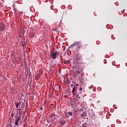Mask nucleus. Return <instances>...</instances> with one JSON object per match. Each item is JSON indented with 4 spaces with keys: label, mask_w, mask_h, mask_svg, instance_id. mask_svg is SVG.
<instances>
[{
    "label": "nucleus",
    "mask_w": 127,
    "mask_h": 127,
    "mask_svg": "<svg viewBox=\"0 0 127 127\" xmlns=\"http://www.w3.org/2000/svg\"><path fill=\"white\" fill-rule=\"evenodd\" d=\"M81 43V41H78V42H75L74 43H73L72 44H71L69 47L70 48H72V47H74V46H76V48L77 49H80V48H81V45H80V44Z\"/></svg>",
    "instance_id": "f257e3e1"
},
{
    "label": "nucleus",
    "mask_w": 127,
    "mask_h": 127,
    "mask_svg": "<svg viewBox=\"0 0 127 127\" xmlns=\"http://www.w3.org/2000/svg\"><path fill=\"white\" fill-rule=\"evenodd\" d=\"M57 54H58V53L57 52H56L55 53H51V56L53 59H56Z\"/></svg>",
    "instance_id": "f03ea898"
},
{
    "label": "nucleus",
    "mask_w": 127,
    "mask_h": 127,
    "mask_svg": "<svg viewBox=\"0 0 127 127\" xmlns=\"http://www.w3.org/2000/svg\"><path fill=\"white\" fill-rule=\"evenodd\" d=\"M16 118L17 119L15 120V126H17V125H18V122H19V121L21 120V118L18 117H16Z\"/></svg>",
    "instance_id": "7ed1b4c3"
},
{
    "label": "nucleus",
    "mask_w": 127,
    "mask_h": 127,
    "mask_svg": "<svg viewBox=\"0 0 127 127\" xmlns=\"http://www.w3.org/2000/svg\"><path fill=\"white\" fill-rule=\"evenodd\" d=\"M28 36L31 38H32L34 37V36H35V32H30L29 33Z\"/></svg>",
    "instance_id": "20e7f679"
},
{
    "label": "nucleus",
    "mask_w": 127,
    "mask_h": 127,
    "mask_svg": "<svg viewBox=\"0 0 127 127\" xmlns=\"http://www.w3.org/2000/svg\"><path fill=\"white\" fill-rule=\"evenodd\" d=\"M1 26H0V30L2 31V30H4V25H3V24H1Z\"/></svg>",
    "instance_id": "39448f33"
},
{
    "label": "nucleus",
    "mask_w": 127,
    "mask_h": 127,
    "mask_svg": "<svg viewBox=\"0 0 127 127\" xmlns=\"http://www.w3.org/2000/svg\"><path fill=\"white\" fill-rule=\"evenodd\" d=\"M40 76H41L40 74L37 73L36 75V80H39V78H40Z\"/></svg>",
    "instance_id": "423d86ee"
},
{
    "label": "nucleus",
    "mask_w": 127,
    "mask_h": 127,
    "mask_svg": "<svg viewBox=\"0 0 127 127\" xmlns=\"http://www.w3.org/2000/svg\"><path fill=\"white\" fill-rule=\"evenodd\" d=\"M65 123H66V122L64 120H63L60 122L61 126H64V125H65Z\"/></svg>",
    "instance_id": "0eeeda50"
},
{
    "label": "nucleus",
    "mask_w": 127,
    "mask_h": 127,
    "mask_svg": "<svg viewBox=\"0 0 127 127\" xmlns=\"http://www.w3.org/2000/svg\"><path fill=\"white\" fill-rule=\"evenodd\" d=\"M75 87H74L73 89H72V93L73 94V95L74 96L75 95Z\"/></svg>",
    "instance_id": "6e6552de"
},
{
    "label": "nucleus",
    "mask_w": 127,
    "mask_h": 127,
    "mask_svg": "<svg viewBox=\"0 0 127 127\" xmlns=\"http://www.w3.org/2000/svg\"><path fill=\"white\" fill-rule=\"evenodd\" d=\"M15 106L16 108H18V107H19V106H20V103L18 102L15 104Z\"/></svg>",
    "instance_id": "1a4fd4ad"
},
{
    "label": "nucleus",
    "mask_w": 127,
    "mask_h": 127,
    "mask_svg": "<svg viewBox=\"0 0 127 127\" xmlns=\"http://www.w3.org/2000/svg\"><path fill=\"white\" fill-rule=\"evenodd\" d=\"M69 62H70L69 60L65 61L64 62V64H68V63H69Z\"/></svg>",
    "instance_id": "9d476101"
},
{
    "label": "nucleus",
    "mask_w": 127,
    "mask_h": 127,
    "mask_svg": "<svg viewBox=\"0 0 127 127\" xmlns=\"http://www.w3.org/2000/svg\"><path fill=\"white\" fill-rule=\"evenodd\" d=\"M43 71H42V69H40L39 70V73H38V74H39V75H42V73H43Z\"/></svg>",
    "instance_id": "9b49d317"
},
{
    "label": "nucleus",
    "mask_w": 127,
    "mask_h": 127,
    "mask_svg": "<svg viewBox=\"0 0 127 127\" xmlns=\"http://www.w3.org/2000/svg\"><path fill=\"white\" fill-rule=\"evenodd\" d=\"M67 114L69 115V116H73V113L71 112H67Z\"/></svg>",
    "instance_id": "f8f14e48"
},
{
    "label": "nucleus",
    "mask_w": 127,
    "mask_h": 127,
    "mask_svg": "<svg viewBox=\"0 0 127 127\" xmlns=\"http://www.w3.org/2000/svg\"><path fill=\"white\" fill-rule=\"evenodd\" d=\"M51 118H55V113H53L52 114V115L51 116Z\"/></svg>",
    "instance_id": "ddd939ff"
},
{
    "label": "nucleus",
    "mask_w": 127,
    "mask_h": 127,
    "mask_svg": "<svg viewBox=\"0 0 127 127\" xmlns=\"http://www.w3.org/2000/svg\"><path fill=\"white\" fill-rule=\"evenodd\" d=\"M82 127H87V124H83L82 125Z\"/></svg>",
    "instance_id": "4468645a"
},
{
    "label": "nucleus",
    "mask_w": 127,
    "mask_h": 127,
    "mask_svg": "<svg viewBox=\"0 0 127 127\" xmlns=\"http://www.w3.org/2000/svg\"><path fill=\"white\" fill-rule=\"evenodd\" d=\"M20 110H21V111H22V110H23V107H21V108L19 109V110L20 111Z\"/></svg>",
    "instance_id": "2eb2a0df"
},
{
    "label": "nucleus",
    "mask_w": 127,
    "mask_h": 127,
    "mask_svg": "<svg viewBox=\"0 0 127 127\" xmlns=\"http://www.w3.org/2000/svg\"><path fill=\"white\" fill-rule=\"evenodd\" d=\"M84 113H82V114H81V117H84Z\"/></svg>",
    "instance_id": "dca6fc26"
},
{
    "label": "nucleus",
    "mask_w": 127,
    "mask_h": 127,
    "mask_svg": "<svg viewBox=\"0 0 127 127\" xmlns=\"http://www.w3.org/2000/svg\"><path fill=\"white\" fill-rule=\"evenodd\" d=\"M82 87H80V88H79V91H82Z\"/></svg>",
    "instance_id": "f3484780"
},
{
    "label": "nucleus",
    "mask_w": 127,
    "mask_h": 127,
    "mask_svg": "<svg viewBox=\"0 0 127 127\" xmlns=\"http://www.w3.org/2000/svg\"><path fill=\"white\" fill-rule=\"evenodd\" d=\"M13 116H14V115H13V114H12L11 115V117H12V118L13 117Z\"/></svg>",
    "instance_id": "a211bd4d"
},
{
    "label": "nucleus",
    "mask_w": 127,
    "mask_h": 127,
    "mask_svg": "<svg viewBox=\"0 0 127 127\" xmlns=\"http://www.w3.org/2000/svg\"><path fill=\"white\" fill-rule=\"evenodd\" d=\"M77 97L78 98H79V99H80V97L79 96V95H77Z\"/></svg>",
    "instance_id": "6ab92c4d"
},
{
    "label": "nucleus",
    "mask_w": 127,
    "mask_h": 127,
    "mask_svg": "<svg viewBox=\"0 0 127 127\" xmlns=\"http://www.w3.org/2000/svg\"><path fill=\"white\" fill-rule=\"evenodd\" d=\"M77 73H78V74H79L80 71H77Z\"/></svg>",
    "instance_id": "aec40b11"
},
{
    "label": "nucleus",
    "mask_w": 127,
    "mask_h": 127,
    "mask_svg": "<svg viewBox=\"0 0 127 127\" xmlns=\"http://www.w3.org/2000/svg\"><path fill=\"white\" fill-rule=\"evenodd\" d=\"M40 110H43V108L41 107V108H40Z\"/></svg>",
    "instance_id": "412c9836"
},
{
    "label": "nucleus",
    "mask_w": 127,
    "mask_h": 127,
    "mask_svg": "<svg viewBox=\"0 0 127 127\" xmlns=\"http://www.w3.org/2000/svg\"><path fill=\"white\" fill-rule=\"evenodd\" d=\"M75 86H78V84H75Z\"/></svg>",
    "instance_id": "4be33fe9"
},
{
    "label": "nucleus",
    "mask_w": 127,
    "mask_h": 127,
    "mask_svg": "<svg viewBox=\"0 0 127 127\" xmlns=\"http://www.w3.org/2000/svg\"><path fill=\"white\" fill-rule=\"evenodd\" d=\"M20 13L22 14V13H23V12L21 11V12H20Z\"/></svg>",
    "instance_id": "5701e85b"
},
{
    "label": "nucleus",
    "mask_w": 127,
    "mask_h": 127,
    "mask_svg": "<svg viewBox=\"0 0 127 127\" xmlns=\"http://www.w3.org/2000/svg\"><path fill=\"white\" fill-rule=\"evenodd\" d=\"M71 87H73V84H71Z\"/></svg>",
    "instance_id": "b1692460"
},
{
    "label": "nucleus",
    "mask_w": 127,
    "mask_h": 127,
    "mask_svg": "<svg viewBox=\"0 0 127 127\" xmlns=\"http://www.w3.org/2000/svg\"><path fill=\"white\" fill-rule=\"evenodd\" d=\"M22 31V30H20V32H21Z\"/></svg>",
    "instance_id": "393cba45"
},
{
    "label": "nucleus",
    "mask_w": 127,
    "mask_h": 127,
    "mask_svg": "<svg viewBox=\"0 0 127 127\" xmlns=\"http://www.w3.org/2000/svg\"><path fill=\"white\" fill-rule=\"evenodd\" d=\"M24 33H22V34L23 35V34H24Z\"/></svg>",
    "instance_id": "a878e982"
},
{
    "label": "nucleus",
    "mask_w": 127,
    "mask_h": 127,
    "mask_svg": "<svg viewBox=\"0 0 127 127\" xmlns=\"http://www.w3.org/2000/svg\"><path fill=\"white\" fill-rule=\"evenodd\" d=\"M67 118H69V116H67Z\"/></svg>",
    "instance_id": "bb28decb"
},
{
    "label": "nucleus",
    "mask_w": 127,
    "mask_h": 127,
    "mask_svg": "<svg viewBox=\"0 0 127 127\" xmlns=\"http://www.w3.org/2000/svg\"><path fill=\"white\" fill-rule=\"evenodd\" d=\"M72 83H74V81H72Z\"/></svg>",
    "instance_id": "cd10ccee"
},
{
    "label": "nucleus",
    "mask_w": 127,
    "mask_h": 127,
    "mask_svg": "<svg viewBox=\"0 0 127 127\" xmlns=\"http://www.w3.org/2000/svg\"><path fill=\"white\" fill-rule=\"evenodd\" d=\"M23 105H21V107H23Z\"/></svg>",
    "instance_id": "c85d7f7f"
},
{
    "label": "nucleus",
    "mask_w": 127,
    "mask_h": 127,
    "mask_svg": "<svg viewBox=\"0 0 127 127\" xmlns=\"http://www.w3.org/2000/svg\"><path fill=\"white\" fill-rule=\"evenodd\" d=\"M81 111H83V110H81Z\"/></svg>",
    "instance_id": "c756f323"
},
{
    "label": "nucleus",
    "mask_w": 127,
    "mask_h": 127,
    "mask_svg": "<svg viewBox=\"0 0 127 127\" xmlns=\"http://www.w3.org/2000/svg\"><path fill=\"white\" fill-rule=\"evenodd\" d=\"M18 110H19V109H17L18 111Z\"/></svg>",
    "instance_id": "7c9ffc66"
}]
</instances>
